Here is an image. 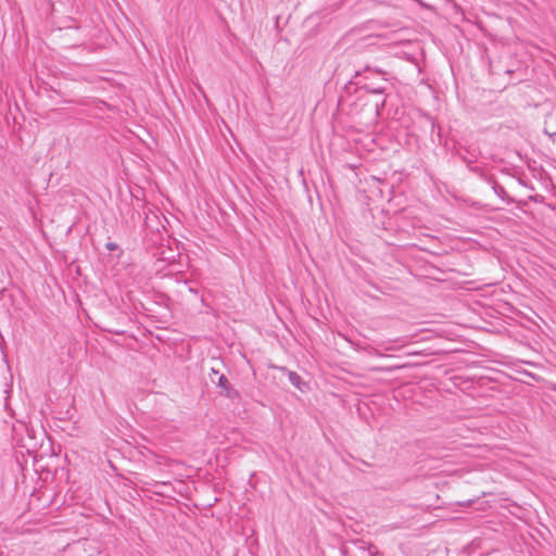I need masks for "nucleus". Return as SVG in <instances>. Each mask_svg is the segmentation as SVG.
<instances>
[{"instance_id":"nucleus-1","label":"nucleus","mask_w":556,"mask_h":556,"mask_svg":"<svg viewBox=\"0 0 556 556\" xmlns=\"http://www.w3.org/2000/svg\"><path fill=\"white\" fill-rule=\"evenodd\" d=\"M388 73L378 67L366 65L363 70L355 72L353 78L344 86V92L352 90L359 92L362 97L370 94L375 99L372 106L377 115L386 105V92L390 85Z\"/></svg>"},{"instance_id":"nucleus-2","label":"nucleus","mask_w":556,"mask_h":556,"mask_svg":"<svg viewBox=\"0 0 556 556\" xmlns=\"http://www.w3.org/2000/svg\"><path fill=\"white\" fill-rule=\"evenodd\" d=\"M217 386L220 388V394L230 400L240 397V393L231 386L225 375L218 377Z\"/></svg>"},{"instance_id":"nucleus-3","label":"nucleus","mask_w":556,"mask_h":556,"mask_svg":"<svg viewBox=\"0 0 556 556\" xmlns=\"http://www.w3.org/2000/svg\"><path fill=\"white\" fill-rule=\"evenodd\" d=\"M492 189L495 192V194L501 198L503 201H507L508 203L514 202L513 199H510L503 186L497 184L496 181L492 182Z\"/></svg>"},{"instance_id":"nucleus-4","label":"nucleus","mask_w":556,"mask_h":556,"mask_svg":"<svg viewBox=\"0 0 556 556\" xmlns=\"http://www.w3.org/2000/svg\"><path fill=\"white\" fill-rule=\"evenodd\" d=\"M288 378L292 386H294L300 391L304 390L305 383L303 382L300 375H298L295 371L288 370Z\"/></svg>"},{"instance_id":"nucleus-5","label":"nucleus","mask_w":556,"mask_h":556,"mask_svg":"<svg viewBox=\"0 0 556 556\" xmlns=\"http://www.w3.org/2000/svg\"><path fill=\"white\" fill-rule=\"evenodd\" d=\"M105 248L109 251H115L118 248V245L115 242H108L105 244Z\"/></svg>"},{"instance_id":"nucleus-6","label":"nucleus","mask_w":556,"mask_h":556,"mask_svg":"<svg viewBox=\"0 0 556 556\" xmlns=\"http://www.w3.org/2000/svg\"><path fill=\"white\" fill-rule=\"evenodd\" d=\"M369 553L374 556L377 553L376 547L374 545H369Z\"/></svg>"},{"instance_id":"nucleus-7","label":"nucleus","mask_w":556,"mask_h":556,"mask_svg":"<svg viewBox=\"0 0 556 556\" xmlns=\"http://www.w3.org/2000/svg\"><path fill=\"white\" fill-rule=\"evenodd\" d=\"M0 338L3 340L2 336L0 334Z\"/></svg>"}]
</instances>
